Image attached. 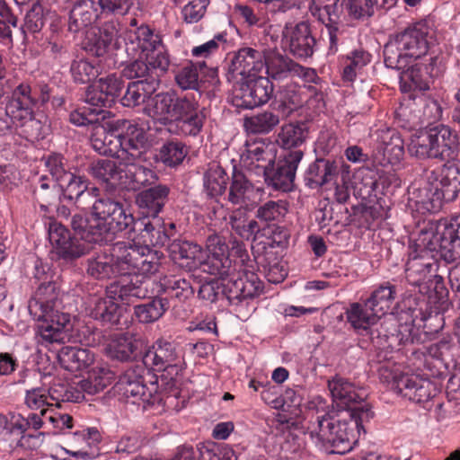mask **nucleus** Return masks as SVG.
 I'll return each instance as SVG.
<instances>
[{"mask_svg":"<svg viewBox=\"0 0 460 460\" xmlns=\"http://www.w3.org/2000/svg\"><path fill=\"white\" fill-rule=\"evenodd\" d=\"M303 94L304 91L301 86L296 83H288L280 86L274 94L277 111L289 116L302 107L304 103Z\"/></svg>","mask_w":460,"mask_h":460,"instance_id":"c9c22d12","label":"nucleus"},{"mask_svg":"<svg viewBox=\"0 0 460 460\" xmlns=\"http://www.w3.org/2000/svg\"><path fill=\"white\" fill-rule=\"evenodd\" d=\"M70 73L75 83L90 84L99 76L101 67L95 61L81 58L72 62Z\"/></svg>","mask_w":460,"mask_h":460,"instance_id":"13d9d810","label":"nucleus"},{"mask_svg":"<svg viewBox=\"0 0 460 460\" xmlns=\"http://www.w3.org/2000/svg\"><path fill=\"white\" fill-rule=\"evenodd\" d=\"M338 173V166L335 161L317 158L307 168L305 174V182L311 189L320 188L334 181Z\"/></svg>","mask_w":460,"mask_h":460,"instance_id":"7c9ffc66","label":"nucleus"},{"mask_svg":"<svg viewBox=\"0 0 460 460\" xmlns=\"http://www.w3.org/2000/svg\"><path fill=\"white\" fill-rule=\"evenodd\" d=\"M121 175L120 188L134 190L153 185L158 180V176L154 170L140 164L138 162L124 164Z\"/></svg>","mask_w":460,"mask_h":460,"instance_id":"cd10ccee","label":"nucleus"},{"mask_svg":"<svg viewBox=\"0 0 460 460\" xmlns=\"http://www.w3.org/2000/svg\"><path fill=\"white\" fill-rule=\"evenodd\" d=\"M47 391L49 401L56 406H59L61 402H79L84 400L82 391L63 383H55Z\"/></svg>","mask_w":460,"mask_h":460,"instance_id":"0e129e2a","label":"nucleus"},{"mask_svg":"<svg viewBox=\"0 0 460 460\" xmlns=\"http://www.w3.org/2000/svg\"><path fill=\"white\" fill-rule=\"evenodd\" d=\"M182 355L174 341L159 338L145 352L142 361L149 368L163 371L160 376L161 387L166 399H177L181 395L179 372L181 369Z\"/></svg>","mask_w":460,"mask_h":460,"instance_id":"39448f33","label":"nucleus"},{"mask_svg":"<svg viewBox=\"0 0 460 460\" xmlns=\"http://www.w3.org/2000/svg\"><path fill=\"white\" fill-rule=\"evenodd\" d=\"M83 264L85 273L92 279L105 280L118 276L111 252H94L90 253L88 252L87 258Z\"/></svg>","mask_w":460,"mask_h":460,"instance_id":"c756f323","label":"nucleus"},{"mask_svg":"<svg viewBox=\"0 0 460 460\" xmlns=\"http://www.w3.org/2000/svg\"><path fill=\"white\" fill-rule=\"evenodd\" d=\"M123 167L118 166L114 161L99 159L88 167V172L107 188L115 189L121 186Z\"/></svg>","mask_w":460,"mask_h":460,"instance_id":"f704fd0d","label":"nucleus"},{"mask_svg":"<svg viewBox=\"0 0 460 460\" xmlns=\"http://www.w3.org/2000/svg\"><path fill=\"white\" fill-rule=\"evenodd\" d=\"M403 156L404 143L399 133L391 128L379 130L375 150V159L377 163L382 166L396 164Z\"/></svg>","mask_w":460,"mask_h":460,"instance_id":"412c9836","label":"nucleus"},{"mask_svg":"<svg viewBox=\"0 0 460 460\" xmlns=\"http://www.w3.org/2000/svg\"><path fill=\"white\" fill-rule=\"evenodd\" d=\"M229 177L224 168L212 163L204 174V187L210 198L222 195L227 185Z\"/></svg>","mask_w":460,"mask_h":460,"instance_id":"8fccbe9b","label":"nucleus"},{"mask_svg":"<svg viewBox=\"0 0 460 460\" xmlns=\"http://www.w3.org/2000/svg\"><path fill=\"white\" fill-rule=\"evenodd\" d=\"M155 289L162 296H167L170 302L173 299L185 302L194 295L190 281L179 277L165 278L163 283L155 281Z\"/></svg>","mask_w":460,"mask_h":460,"instance_id":"58836bf2","label":"nucleus"},{"mask_svg":"<svg viewBox=\"0 0 460 460\" xmlns=\"http://www.w3.org/2000/svg\"><path fill=\"white\" fill-rule=\"evenodd\" d=\"M288 211V203L285 200H268L258 207L255 218L270 225V222H280Z\"/></svg>","mask_w":460,"mask_h":460,"instance_id":"bf43d9fd","label":"nucleus"},{"mask_svg":"<svg viewBox=\"0 0 460 460\" xmlns=\"http://www.w3.org/2000/svg\"><path fill=\"white\" fill-rule=\"evenodd\" d=\"M117 300L106 295L104 297H93L89 307V314L94 320L100 321L103 325L119 326L123 314Z\"/></svg>","mask_w":460,"mask_h":460,"instance_id":"bb28decb","label":"nucleus"},{"mask_svg":"<svg viewBox=\"0 0 460 460\" xmlns=\"http://www.w3.org/2000/svg\"><path fill=\"white\" fill-rule=\"evenodd\" d=\"M206 115L203 110L194 109L186 117H183L175 125L178 134L185 137H197L204 127Z\"/></svg>","mask_w":460,"mask_h":460,"instance_id":"69168bd1","label":"nucleus"},{"mask_svg":"<svg viewBox=\"0 0 460 460\" xmlns=\"http://www.w3.org/2000/svg\"><path fill=\"white\" fill-rule=\"evenodd\" d=\"M117 387L122 396L133 404L172 403L173 399H166L160 379L143 361L129 366L119 376Z\"/></svg>","mask_w":460,"mask_h":460,"instance_id":"20e7f679","label":"nucleus"},{"mask_svg":"<svg viewBox=\"0 0 460 460\" xmlns=\"http://www.w3.org/2000/svg\"><path fill=\"white\" fill-rule=\"evenodd\" d=\"M344 0H311L309 11L325 25L329 36V53L338 50V33L342 23Z\"/></svg>","mask_w":460,"mask_h":460,"instance_id":"9d476101","label":"nucleus"},{"mask_svg":"<svg viewBox=\"0 0 460 460\" xmlns=\"http://www.w3.org/2000/svg\"><path fill=\"white\" fill-rule=\"evenodd\" d=\"M325 401L316 397L308 402L306 417L308 432L320 449L326 454L342 455L352 449L362 431L364 423L369 421L374 412L370 407L359 410H327Z\"/></svg>","mask_w":460,"mask_h":460,"instance_id":"f257e3e1","label":"nucleus"},{"mask_svg":"<svg viewBox=\"0 0 460 460\" xmlns=\"http://www.w3.org/2000/svg\"><path fill=\"white\" fill-rule=\"evenodd\" d=\"M146 58L151 69V82L159 86L161 77L168 72L170 67L171 59L168 50L164 44L158 45L156 49L146 53Z\"/></svg>","mask_w":460,"mask_h":460,"instance_id":"09e8293b","label":"nucleus"},{"mask_svg":"<svg viewBox=\"0 0 460 460\" xmlns=\"http://www.w3.org/2000/svg\"><path fill=\"white\" fill-rule=\"evenodd\" d=\"M348 322L356 330L367 331L379 317L364 304L353 303L346 310Z\"/></svg>","mask_w":460,"mask_h":460,"instance_id":"3c124183","label":"nucleus"},{"mask_svg":"<svg viewBox=\"0 0 460 460\" xmlns=\"http://www.w3.org/2000/svg\"><path fill=\"white\" fill-rule=\"evenodd\" d=\"M304 156L301 149L289 151L282 160L274 163L263 172L265 182L276 190L289 191L293 189L296 172Z\"/></svg>","mask_w":460,"mask_h":460,"instance_id":"f8f14e48","label":"nucleus"},{"mask_svg":"<svg viewBox=\"0 0 460 460\" xmlns=\"http://www.w3.org/2000/svg\"><path fill=\"white\" fill-rule=\"evenodd\" d=\"M263 288L262 282L253 271H244L243 275L234 274L223 280H216L200 285L198 296L200 299L214 303L225 297L232 305H238L243 300L259 296Z\"/></svg>","mask_w":460,"mask_h":460,"instance_id":"0eeeda50","label":"nucleus"},{"mask_svg":"<svg viewBox=\"0 0 460 460\" xmlns=\"http://www.w3.org/2000/svg\"><path fill=\"white\" fill-rule=\"evenodd\" d=\"M188 154L187 146L181 141H168L159 149V160L169 167H175L182 163Z\"/></svg>","mask_w":460,"mask_h":460,"instance_id":"e2e57ef3","label":"nucleus"},{"mask_svg":"<svg viewBox=\"0 0 460 460\" xmlns=\"http://www.w3.org/2000/svg\"><path fill=\"white\" fill-rule=\"evenodd\" d=\"M118 159L126 164L146 160L148 148L147 137L145 130L137 125L128 124L124 134H119Z\"/></svg>","mask_w":460,"mask_h":460,"instance_id":"a211bd4d","label":"nucleus"},{"mask_svg":"<svg viewBox=\"0 0 460 460\" xmlns=\"http://www.w3.org/2000/svg\"><path fill=\"white\" fill-rule=\"evenodd\" d=\"M199 105L193 95L177 96L166 92L151 98L146 109L149 117L165 126L172 122L176 124Z\"/></svg>","mask_w":460,"mask_h":460,"instance_id":"6e6552de","label":"nucleus"},{"mask_svg":"<svg viewBox=\"0 0 460 460\" xmlns=\"http://www.w3.org/2000/svg\"><path fill=\"white\" fill-rule=\"evenodd\" d=\"M61 302L57 284L41 283L29 301L28 310L38 326L42 341L47 343H66L70 341L73 329L70 314L59 312Z\"/></svg>","mask_w":460,"mask_h":460,"instance_id":"f03ea898","label":"nucleus"},{"mask_svg":"<svg viewBox=\"0 0 460 460\" xmlns=\"http://www.w3.org/2000/svg\"><path fill=\"white\" fill-rule=\"evenodd\" d=\"M137 343L131 335L120 334L109 346V355L111 358L124 362L134 358Z\"/></svg>","mask_w":460,"mask_h":460,"instance_id":"052dcab7","label":"nucleus"},{"mask_svg":"<svg viewBox=\"0 0 460 460\" xmlns=\"http://www.w3.org/2000/svg\"><path fill=\"white\" fill-rule=\"evenodd\" d=\"M430 250H437L447 262H454L460 259V215L451 218L426 243Z\"/></svg>","mask_w":460,"mask_h":460,"instance_id":"2eb2a0df","label":"nucleus"},{"mask_svg":"<svg viewBox=\"0 0 460 460\" xmlns=\"http://www.w3.org/2000/svg\"><path fill=\"white\" fill-rule=\"evenodd\" d=\"M428 28L423 24L409 27L390 40L384 48V59L387 67L402 70V80H411L410 88L426 90L418 78V71L410 67L413 60L426 55L429 50Z\"/></svg>","mask_w":460,"mask_h":460,"instance_id":"7ed1b4c3","label":"nucleus"},{"mask_svg":"<svg viewBox=\"0 0 460 460\" xmlns=\"http://www.w3.org/2000/svg\"><path fill=\"white\" fill-rule=\"evenodd\" d=\"M442 230L443 227H438L436 233L421 232L420 238L421 243L420 245L423 247L424 251H422V253L420 255L410 257L406 263L405 278L410 285L418 287L419 289L420 286L430 278L431 274L438 270V263L434 259V255L429 256L428 252H436L440 258L447 261L438 251L430 250L426 244L429 243V238Z\"/></svg>","mask_w":460,"mask_h":460,"instance_id":"1a4fd4ad","label":"nucleus"},{"mask_svg":"<svg viewBox=\"0 0 460 460\" xmlns=\"http://www.w3.org/2000/svg\"><path fill=\"white\" fill-rule=\"evenodd\" d=\"M155 281L150 278L135 275L129 279H121L106 288V295L125 305L135 303L138 299L150 297L155 293Z\"/></svg>","mask_w":460,"mask_h":460,"instance_id":"9b49d317","label":"nucleus"},{"mask_svg":"<svg viewBox=\"0 0 460 460\" xmlns=\"http://www.w3.org/2000/svg\"><path fill=\"white\" fill-rule=\"evenodd\" d=\"M394 0H347L346 10L352 20L366 21L380 8H389Z\"/></svg>","mask_w":460,"mask_h":460,"instance_id":"49530a36","label":"nucleus"},{"mask_svg":"<svg viewBox=\"0 0 460 460\" xmlns=\"http://www.w3.org/2000/svg\"><path fill=\"white\" fill-rule=\"evenodd\" d=\"M370 54L362 49H355L342 60L341 77L345 82H353L361 69L370 62Z\"/></svg>","mask_w":460,"mask_h":460,"instance_id":"5fc2aeb1","label":"nucleus"},{"mask_svg":"<svg viewBox=\"0 0 460 460\" xmlns=\"http://www.w3.org/2000/svg\"><path fill=\"white\" fill-rule=\"evenodd\" d=\"M280 122L279 114L266 110L243 119V128L248 134L266 135L270 133Z\"/></svg>","mask_w":460,"mask_h":460,"instance_id":"79ce46f5","label":"nucleus"},{"mask_svg":"<svg viewBox=\"0 0 460 460\" xmlns=\"http://www.w3.org/2000/svg\"><path fill=\"white\" fill-rule=\"evenodd\" d=\"M139 254L137 256V264L136 273L154 274L158 271L160 267V260L163 253L152 250L146 245L139 244Z\"/></svg>","mask_w":460,"mask_h":460,"instance_id":"338daca9","label":"nucleus"},{"mask_svg":"<svg viewBox=\"0 0 460 460\" xmlns=\"http://www.w3.org/2000/svg\"><path fill=\"white\" fill-rule=\"evenodd\" d=\"M71 226L80 238L87 243L107 244L114 239L108 222L91 214L87 217L79 214L74 215Z\"/></svg>","mask_w":460,"mask_h":460,"instance_id":"dca6fc26","label":"nucleus"},{"mask_svg":"<svg viewBox=\"0 0 460 460\" xmlns=\"http://www.w3.org/2000/svg\"><path fill=\"white\" fill-rule=\"evenodd\" d=\"M266 51L251 47L241 48L234 53L228 66L229 73L243 78L256 77L264 69Z\"/></svg>","mask_w":460,"mask_h":460,"instance_id":"aec40b11","label":"nucleus"},{"mask_svg":"<svg viewBox=\"0 0 460 460\" xmlns=\"http://www.w3.org/2000/svg\"><path fill=\"white\" fill-rule=\"evenodd\" d=\"M432 136L436 159L441 161L454 159L456 155L457 137L445 125L429 128Z\"/></svg>","mask_w":460,"mask_h":460,"instance_id":"2f4dec72","label":"nucleus"},{"mask_svg":"<svg viewBox=\"0 0 460 460\" xmlns=\"http://www.w3.org/2000/svg\"><path fill=\"white\" fill-rule=\"evenodd\" d=\"M409 152L419 159H436L429 128H425L411 136Z\"/></svg>","mask_w":460,"mask_h":460,"instance_id":"603ef678","label":"nucleus"},{"mask_svg":"<svg viewBox=\"0 0 460 460\" xmlns=\"http://www.w3.org/2000/svg\"><path fill=\"white\" fill-rule=\"evenodd\" d=\"M429 181L438 187L445 202H451L460 192V166L448 161L439 170L431 171Z\"/></svg>","mask_w":460,"mask_h":460,"instance_id":"4be33fe9","label":"nucleus"},{"mask_svg":"<svg viewBox=\"0 0 460 460\" xmlns=\"http://www.w3.org/2000/svg\"><path fill=\"white\" fill-rule=\"evenodd\" d=\"M395 121L398 127L405 130H413L423 125L421 116V102H416L410 95L404 98L394 111Z\"/></svg>","mask_w":460,"mask_h":460,"instance_id":"72a5a7b5","label":"nucleus"},{"mask_svg":"<svg viewBox=\"0 0 460 460\" xmlns=\"http://www.w3.org/2000/svg\"><path fill=\"white\" fill-rule=\"evenodd\" d=\"M72 439V448L66 450L69 456L81 460H93L99 456L98 445L102 441V434L97 428L76 431Z\"/></svg>","mask_w":460,"mask_h":460,"instance_id":"5701e85b","label":"nucleus"},{"mask_svg":"<svg viewBox=\"0 0 460 460\" xmlns=\"http://www.w3.org/2000/svg\"><path fill=\"white\" fill-rule=\"evenodd\" d=\"M201 268L204 272L210 275L219 277L220 280L230 278L234 274H241L244 271H251L247 268H240L236 270L235 265H232V261L228 255H217L208 253L207 259L201 263Z\"/></svg>","mask_w":460,"mask_h":460,"instance_id":"a18cd8bd","label":"nucleus"},{"mask_svg":"<svg viewBox=\"0 0 460 460\" xmlns=\"http://www.w3.org/2000/svg\"><path fill=\"white\" fill-rule=\"evenodd\" d=\"M264 69L270 81H283L300 73L302 66L277 50L267 49Z\"/></svg>","mask_w":460,"mask_h":460,"instance_id":"b1692460","label":"nucleus"},{"mask_svg":"<svg viewBox=\"0 0 460 460\" xmlns=\"http://www.w3.org/2000/svg\"><path fill=\"white\" fill-rule=\"evenodd\" d=\"M37 99L29 84H21L12 93L5 109L0 108V135L11 132L13 124L23 128L27 137H41V122L35 119L33 109Z\"/></svg>","mask_w":460,"mask_h":460,"instance_id":"423d86ee","label":"nucleus"},{"mask_svg":"<svg viewBox=\"0 0 460 460\" xmlns=\"http://www.w3.org/2000/svg\"><path fill=\"white\" fill-rule=\"evenodd\" d=\"M170 188L158 184L140 191L136 197V204L146 217H156L168 200Z\"/></svg>","mask_w":460,"mask_h":460,"instance_id":"a878e982","label":"nucleus"},{"mask_svg":"<svg viewBox=\"0 0 460 460\" xmlns=\"http://www.w3.org/2000/svg\"><path fill=\"white\" fill-rule=\"evenodd\" d=\"M119 141V134L115 130H107L100 124L93 126L90 144L98 154L118 158L119 146L121 145Z\"/></svg>","mask_w":460,"mask_h":460,"instance_id":"473e14b6","label":"nucleus"},{"mask_svg":"<svg viewBox=\"0 0 460 460\" xmlns=\"http://www.w3.org/2000/svg\"><path fill=\"white\" fill-rule=\"evenodd\" d=\"M89 185L88 180L84 176L70 173L66 179L59 182L62 201L73 202L79 194H81Z\"/></svg>","mask_w":460,"mask_h":460,"instance_id":"774afa93","label":"nucleus"},{"mask_svg":"<svg viewBox=\"0 0 460 460\" xmlns=\"http://www.w3.org/2000/svg\"><path fill=\"white\" fill-rule=\"evenodd\" d=\"M170 306L169 298L162 296V294H159L155 289L152 300L146 304L136 305L134 307V314L140 323H150L160 319Z\"/></svg>","mask_w":460,"mask_h":460,"instance_id":"ea45409f","label":"nucleus"},{"mask_svg":"<svg viewBox=\"0 0 460 460\" xmlns=\"http://www.w3.org/2000/svg\"><path fill=\"white\" fill-rule=\"evenodd\" d=\"M171 258L181 265L193 267L196 264V259L201 252L199 245L185 241L175 239L168 245Z\"/></svg>","mask_w":460,"mask_h":460,"instance_id":"de8ad7c7","label":"nucleus"},{"mask_svg":"<svg viewBox=\"0 0 460 460\" xmlns=\"http://www.w3.org/2000/svg\"><path fill=\"white\" fill-rule=\"evenodd\" d=\"M128 40L131 43H137L143 52L148 53L162 45L163 40L160 35L154 33V31L145 24L137 27L134 30L128 31Z\"/></svg>","mask_w":460,"mask_h":460,"instance_id":"4d7b16f0","label":"nucleus"},{"mask_svg":"<svg viewBox=\"0 0 460 460\" xmlns=\"http://www.w3.org/2000/svg\"><path fill=\"white\" fill-rule=\"evenodd\" d=\"M307 136V128L304 123L290 122L281 126L276 141L284 149L297 150L305 142Z\"/></svg>","mask_w":460,"mask_h":460,"instance_id":"c03bdc74","label":"nucleus"},{"mask_svg":"<svg viewBox=\"0 0 460 460\" xmlns=\"http://www.w3.org/2000/svg\"><path fill=\"white\" fill-rule=\"evenodd\" d=\"M283 38L289 52L296 58H311L316 48V39L310 24L301 22L295 26L286 27Z\"/></svg>","mask_w":460,"mask_h":460,"instance_id":"6ab92c4d","label":"nucleus"},{"mask_svg":"<svg viewBox=\"0 0 460 460\" xmlns=\"http://www.w3.org/2000/svg\"><path fill=\"white\" fill-rule=\"evenodd\" d=\"M58 360L62 367L67 371L77 372L93 362V354L86 349L64 347L58 354Z\"/></svg>","mask_w":460,"mask_h":460,"instance_id":"a19ab883","label":"nucleus"},{"mask_svg":"<svg viewBox=\"0 0 460 460\" xmlns=\"http://www.w3.org/2000/svg\"><path fill=\"white\" fill-rule=\"evenodd\" d=\"M252 191L253 186L245 175L242 172L234 170L229 188L228 200L234 205H246Z\"/></svg>","mask_w":460,"mask_h":460,"instance_id":"864d4df0","label":"nucleus"},{"mask_svg":"<svg viewBox=\"0 0 460 460\" xmlns=\"http://www.w3.org/2000/svg\"><path fill=\"white\" fill-rule=\"evenodd\" d=\"M274 86L269 77L256 76L241 84L234 96L238 108L252 109L267 103L273 96Z\"/></svg>","mask_w":460,"mask_h":460,"instance_id":"ddd939ff","label":"nucleus"},{"mask_svg":"<svg viewBox=\"0 0 460 460\" xmlns=\"http://www.w3.org/2000/svg\"><path fill=\"white\" fill-rule=\"evenodd\" d=\"M101 17L96 0H76L69 13L68 31L78 33L94 24Z\"/></svg>","mask_w":460,"mask_h":460,"instance_id":"393cba45","label":"nucleus"},{"mask_svg":"<svg viewBox=\"0 0 460 460\" xmlns=\"http://www.w3.org/2000/svg\"><path fill=\"white\" fill-rule=\"evenodd\" d=\"M332 405V410H359L361 407H369L362 402L366 399L367 394L363 389H358L348 379L335 376L328 381Z\"/></svg>","mask_w":460,"mask_h":460,"instance_id":"4468645a","label":"nucleus"},{"mask_svg":"<svg viewBox=\"0 0 460 460\" xmlns=\"http://www.w3.org/2000/svg\"><path fill=\"white\" fill-rule=\"evenodd\" d=\"M136 230L138 231L141 245L147 247L164 246L169 240L171 234L165 230L164 226L155 225L148 217L137 221Z\"/></svg>","mask_w":460,"mask_h":460,"instance_id":"37998d69","label":"nucleus"},{"mask_svg":"<svg viewBox=\"0 0 460 460\" xmlns=\"http://www.w3.org/2000/svg\"><path fill=\"white\" fill-rule=\"evenodd\" d=\"M159 86L151 82L146 84L142 82L129 83L126 93L121 98V103L126 107H136L144 103L147 98L157 90Z\"/></svg>","mask_w":460,"mask_h":460,"instance_id":"6e6d98bb","label":"nucleus"},{"mask_svg":"<svg viewBox=\"0 0 460 460\" xmlns=\"http://www.w3.org/2000/svg\"><path fill=\"white\" fill-rule=\"evenodd\" d=\"M410 199L415 203L419 209L429 213H436L440 210L445 201L435 184L428 180L423 187L413 189L410 192Z\"/></svg>","mask_w":460,"mask_h":460,"instance_id":"4c0bfd02","label":"nucleus"},{"mask_svg":"<svg viewBox=\"0 0 460 460\" xmlns=\"http://www.w3.org/2000/svg\"><path fill=\"white\" fill-rule=\"evenodd\" d=\"M396 296V287L389 281L380 284L365 301V305L380 318L393 306Z\"/></svg>","mask_w":460,"mask_h":460,"instance_id":"e433bc0d","label":"nucleus"},{"mask_svg":"<svg viewBox=\"0 0 460 460\" xmlns=\"http://www.w3.org/2000/svg\"><path fill=\"white\" fill-rule=\"evenodd\" d=\"M205 62H188L175 74V82L182 90H198L199 87V70L205 66Z\"/></svg>","mask_w":460,"mask_h":460,"instance_id":"680f3d73","label":"nucleus"},{"mask_svg":"<svg viewBox=\"0 0 460 460\" xmlns=\"http://www.w3.org/2000/svg\"><path fill=\"white\" fill-rule=\"evenodd\" d=\"M140 243L135 242H117L112 245V256L118 276L136 275Z\"/></svg>","mask_w":460,"mask_h":460,"instance_id":"c85d7f7f","label":"nucleus"},{"mask_svg":"<svg viewBox=\"0 0 460 460\" xmlns=\"http://www.w3.org/2000/svg\"><path fill=\"white\" fill-rule=\"evenodd\" d=\"M276 160V150L262 140L246 142L241 154V164L249 172L261 176L267 168L273 165Z\"/></svg>","mask_w":460,"mask_h":460,"instance_id":"f3484780","label":"nucleus"}]
</instances>
